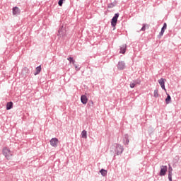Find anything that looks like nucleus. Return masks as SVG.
<instances>
[{
    "instance_id": "1",
    "label": "nucleus",
    "mask_w": 181,
    "mask_h": 181,
    "mask_svg": "<svg viewBox=\"0 0 181 181\" xmlns=\"http://www.w3.org/2000/svg\"><path fill=\"white\" fill-rule=\"evenodd\" d=\"M110 151L115 153V156L122 155V152H124V146L115 143L111 146Z\"/></svg>"
},
{
    "instance_id": "8",
    "label": "nucleus",
    "mask_w": 181,
    "mask_h": 181,
    "mask_svg": "<svg viewBox=\"0 0 181 181\" xmlns=\"http://www.w3.org/2000/svg\"><path fill=\"white\" fill-rule=\"evenodd\" d=\"M127 66L125 65V62L119 61L117 64L118 70H125Z\"/></svg>"
},
{
    "instance_id": "7",
    "label": "nucleus",
    "mask_w": 181,
    "mask_h": 181,
    "mask_svg": "<svg viewBox=\"0 0 181 181\" xmlns=\"http://www.w3.org/2000/svg\"><path fill=\"white\" fill-rule=\"evenodd\" d=\"M166 172H168V166L161 165L160 170V176H165V175H166Z\"/></svg>"
},
{
    "instance_id": "21",
    "label": "nucleus",
    "mask_w": 181,
    "mask_h": 181,
    "mask_svg": "<svg viewBox=\"0 0 181 181\" xmlns=\"http://www.w3.org/2000/svg\"><path fill=\"white\" fill-rule=\"evenodd\" d=\"M67 60L69 61V63H72L73 66L75 64L74 63H76V60H74L71 57H68Z\"/></svg>"
},
{
    "instance_id": "15",
    "label": "nucleus",
    "mask_w": 181,
    "mask_h": 181,
    "mask_svg": "<svg viewBox=\"0 0 181 181\" xmlns=\"http://www.w3.org/2000/svg\"><path fill=\"white\" fill-rule=\"evenodd\" d=\"M171 101H172V98L169 94H168L167 98H165V104H170Z\"/></svg>"
},
{
    "instance_id": "5",
    "label": "nucleus",
    "mask_w": 181,
    "mask_h": 181,
    "mask_svg": "<svg viewBox=\"0 0 181 181\" xmlns=\"http://www.w3.org/2000/svg\"><path fill=\"white\" fill-rule=\"evenodd\" d=\"M57 36H59V37H65L66 36V30L62 26L59 30Z\"/></svg>"
},
{
    "instance_id": "9",
    "label": "nucleus",
    "mask_w": 181,
    "mask_h": 181,
    "mask_svg": "<svg viewBox=\"0 0 181 181\" xmlns=\"http://www.w3.org/2000/svg\"><path fill=\"white\" fill-rule=\"evenodd\" d=\"M124 145H129V135L128 134H124L123 138Z\"/></svg>"
},
{
    "instance_id": "20",
    "label": "nucleus",
    "mask_w": 181,
    "mask_h": 181,
    "mask_svg": "<svg viewBox=\"0 0 181 181\" xmlns=\"http://www.w3.org/2000/svg\"><path fill=\"white\" fill-rule=\"evenodd\" d=\"M100 173H101V175H103V176H105L106 175H107V173H108V171H107V170H104V169H101L100 170Z\"/></svg>"
},
{
    "instance_id": "2",
    "label": "nucleus",
    "mask_w": 181,
    "mask_h": 181,
    "mask_svg": "<svg viewBox=\"0 0 181 181\" xmlns=\"http://www.w3.org/2000/svg\"><path fill=\"white\" fill-rule=\"evenodd\" d=\"M3 155L8 159V160L12 159V152L11 150L6 147L4 148L2 150Z\"/></svg>"
},
{
    "instance_id": "25",
    "label": "nucleus",
    "mask_w": 181,
    "mask_h": 181,
    "mask_svg": "<svg viewBox=\"0 0 181 181\" xmlns=\"http://www.w3.org/2000/svg\"><path fill=\"white\" fill-rule=\"evenodd\" d=\"M88 105H89V107H93L94 105V102H93V100L89 101Z\"/></svg>"
},
{
    "instance_id": "24",
    "label": "nucleus",
    "mask_w": 181,
    "mask_h": 181,
    "mask_svg": "<svg viewBox=\"0 0 181 181\" xmlns=\"http://www.w3.org/2000/svg\"><path fill=\"white\" fill-rule=\"evenodd\" d=\"M141 32H145L146 30V24H143V27L141 28Z\"/></svg>"
},
{
    "instance_id": "13",
    "label": "nucleus",
    "mask_w": 181,
    "mask_h": 181,
    "mask_svg": "<svg viewBox=\"0 0 181 181\" xmlns=\"http://www.w3.org/2000/svg\"><path fill=\"white\" fill-rule=\"evenodd\" d=\"M13 108V102H8L6 104V110H12Z\"/></svg>"
},
{
    "instance_id": "16",
    "label": "nucleus",
    "mask_w": 181,
    "mask_h": 181,
    "mask_svg": "<svg viewBox=\"0 0 181 181\" xmlns=\"http://www.w3.org/2000/svg\"><path fill=\"white\" fill-rule=\"evenodd\" d=\"M158 81V84H160V86H163L165 84V81H166V79L161 78Z\"/></svg>"
},
{
    "instance_id": "4",
    "label": "nucleus",
    "mask_w": 181,
    "mask_h": 181,
    "mask_svg": "<svg viewBox=\"0 0 181 181\" xmlns=\"http://www.w3.org/2000/svg\"><path fill=\"white\" fill-rule=\"evenodd\" d=\"M166 28H168V25L166 24V23H164L161 28V31L159 33V35L157 36L158 39H160L163 36V34L165 33V30H166Z\"/></svg>"
},
{
    "instance_id": "22",
    "label": "nucleus",
    "mask_w": 181,
    "mask_h": 181,
    "mask_svg": "<svg viewBox=\"0 0 181 181\" xmlns=\"http://www.w3.org/2000/svg\"><path fill=\"white\" fill-rule=\"evenodd\" d=\"M172 172H173V168H172L170 164H168V175H173Z\"/></svg>"
},
{
    "instance_id": "18",
    "label": "nucleus",
    "mask_w": 181,
    "mask_h": 181,
    "mask_svg": "<svg viewBox=\"0 0 181 181\" xmlns=\"http://www.w3.org/2000/svg\"><path fill=\"white\" fill-rule=\"evenodd\" d=\"M81 137L87 139V131L83 130L81 132Z\"/></svg>"
},
{
    "instance_id": "3",
    "label": "nucleus",
    "mask_w": 181,
    "mask_h": 181,
    "mask_svg": "<svg viewBox=\"0 0 181 181\" xmlns=\"http://www.w3.org/2000/svg\"><path fill=\"white\" fill-rule=\"evenodd\" d=\"M118 18H119V13H115V16L112 17L111 20V26H112V28H115V26H117Z\"/></svg>"
},
{
    "instance_id": "19",
    "label": "nucleus",
    "mask_w": 181,
    "mask_h": 181,
    "mask_svg": "<svg viewBox=\"0 0 181 181\" xmlns=\"http://www.w3.org/2000/svg\"><path fill=\"white\" fill-rule=\"evenodd\" d=\"M153 97H155V98H158L159 97V91L158 89L154 90Z\"/></svg>"
},
{
    "instance_id": "10",
    "label": "nucleus",
    "mask_w": 181,
    "mask_h": 181,
    "mask_svg": "<svg viewBox=\"0 0 181 181\" xmlns=\"http://www.w3.org/2000/svg\"><path fill=\"white\" fill-rule=\"evenodd\" d=\"M81 101L82 104L86 105V104H87V102L88 101V98H87V96L86 95H82L81 96Z\"/></svg>"
},
{
    "instance_id": "14",
    "label": "nucleus",
    "mask_w": 181,
    "mask_h": 181,
    "mask_svg": "<svg viewBox=\"0 0 181 181\" xmlns=\"http://www.w3.org/2000/svg\"><path fill=\"white\" fill-rule=\"evenodd\" d=\"M35 70H36V71L34 74H35V76H37V74H39L40 73V71H42V67L40 66H38L36 67Z\"/></svg>"
},
{
    "instance_id": "27",
    "label": "nucleus",
    "mask_w": 181,
    "mask_h": 181,
    "mask_svg": "<svg viewBox=\"0 0 181 181\" xmlns=\"http://www.w3.org/2000/svg\"><path fill=\"white\" fill-rule=\"evenodd\" d=\"M136 84L134 83V82H131L130 83V88H134L135 87Z\"/></svg>"
},
{
    "instance_id": "12",
    "label": "nucleus",
    "mask_w": 181,
    "mask_h": 181,
    "mask_svg": "<svg viewBox=\"0 0 181 181\" xmlns=\"http://www.w3.org/2000/svg\"><path fill=\"white\" fill-rule=\"evenodd\" d=\"M18 13H21V10L18 7L15 6L13 8V15H18Z\"/></svg>"
},
{
    "instance_id": "29",
    "label": "nucleus",
    "mask_w": 181,
    "mask_h": 181,
    "mask_svg": "<svg viewBox=\"0 0 181 181\" xmlns=\"http://www.w3.org/2000/svg\"><path fill=\"white\" fill-rule=\"evenodd\" d=\"M160 86L162 90H164L165 91H166V88H165V83L163 85H161Z\"/></svg>"
},
{
    "instance_id": "17",
    "label": "nucleus",
    "mask_w": 181,
    "mask_h": 181,
    "mask_svg": "<svg viewBox=\"0 0 181 181\" xmlns=\"http://www.w3.org/2000/svg\"><path fill=\"white\" fill-rule=\"evenodd\" d=\"M115 5H117V1H115L114 3H110L107 4V8L109 9H111V8H114V6H115Z\"/></svg>"
},
{
    "instance_id": "26",
    "label": "nucleus",
    "mask_w": 181,
    "mask_h": 181,
    "mask_svg": "<svg viewBox=\"0 0 181 181\" xmlns=\"http://www.w3.org/2000/svg\"><path fill=\"white\" fill-rule=\"evenodd\" d=\"M64 0H59V2H58V5L59 6H63V1Z\"/></svg>"
},
{
    "instance_id": "23",
    "label": "nucleus",
    "mask_w": 181,
    "mask_h": 181,
    "mask_svg": "<svg viewBox=\"0 0 181 181\" xmlns=\"http://www.w3.org/2000/svg\"><path fill=\"white\" fill-rule=\"evenodd\" d=\"M133 83H134L136 86V84H141V79L140 78H138V79H136V80H134L133 81Z\"/></svg>"
},
{
    "instance_id": "6",
    "label": "nucleus",
    "mask_w": 181,
    "mask_h": 181,
    "mask_svg": "<svg viewBox=\"0 0 181 181\" xmlns=\"http://www.w3.org/2000/svg\"><path fill=\"white\" fill-rule=\"evenodd\" d=\"M51 146H53L54 148H57V144H59V139L56 137L51 139L49 141Z\"/></svg>"
},
{
    "instance_id": "30",
    "label": "nucleus",
    "mask_w": 181,
    "mask_h": 181,
    "mask_svg": "<svg viewBox=\"0 0 181 181\" xmlns=\"http://www.w3.org/2000/svg\"><path fill=\"white\" fill-rule=\"evenodd\" d=\"M168 180L172 181V175L168 174Z\"/></svg>"
},
{
    "instance_id": "28",
    "label": "nucleus",
    "mask_w": 181,
    "mask_h": 181,
    "mask_svg": "<svg viewBox=\"0 0 181 181\" xmlns=\"http://www.w3.org/2000/svg\"><path fill=\"white\" fill-rule=\"evenodd\" d=\"M74 67H75L76 71H79L80 68H78V66H77V65H76V64H74Z\"/></svg>"
},
{
    "instance_id": "11",
    "label": "nucleus",
    "mask_w": 181,
    "mask_h": 181,
    "mask_svg": "<svg viewBox=\"0 0 181 181\" xmlns=\"http://www.w3.org/2000/svg\"><path fill=\"white\" fill-rule=\"evenodd\" d=\"M125 52H127V45H123L120 47L119 53H121L122 54H125Z\"/></svg>"
}]
</instances>
